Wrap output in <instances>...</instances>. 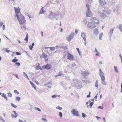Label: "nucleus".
<instances>
[{"label": "nucleus", "mask_w": 122, "mask_h": 122, "mask_svg": "<svg viewBox=\"0 0 122 122\" xmlns=\"http://www.w3.org/2000/svg\"><path fill=\"white\" fill-rule=\"evenodd\" d=\"M2 28H3V30H5V25H3Z\"/></svg>", "instance_id": "4d7b16f0"}, {"label": "nucleus", "mask_w": 122, "mask_h": 122, "mask_svg": "<svg viewBox=\"0 0 122 122\" xmlns=\"http://www.w3.org/2000/svg\"><path fill=\"white\" fill-rule=\"evenodd\" d=\"M11 106L14 108H16L17 107V106L11 103Z\"/></svg>", "instance_id": "f704fd0d"}, {"label": "nucleus", "mask_w": 122, "mask_h": 122, "mask_svg": "<svg viewBox=\"0 0 122 122\" xmlns=\"http://www.w3.org/2000/svg\"><path fill=\"white\" fill-rule=\"evenodd\" d=\"M103 11L107 15L110 14L111 12V11L110 10H104Z\"/></svg>", "instance_id": "412c9836"}, {"label": "nucleus", "mask_w": 122, "mask_h": 122, "mask_svg": "<svg viewBox=\"0 0 122 122\" xmlns=\"http://www.w3.org/2000/svg\"><path fill=\"white\" fill-rule=\"evenodd\" d=\"M15 65H17L19 66L20 65V64L19 62H16L15 64Z\"/></svg>", "instance_id": "79ce46f5"}, {"label": "nucleus", "mask_w": 122, "mask_h": 122, "mask_svg": "<svg viewBox=\"0 0 122 122\" xmlns=\"http://www.w3.org/2000/svg\"><path fill=\"white\" fill-rule=\"evenodd\" d=\"M6 52H7L8 53H9V52L10 51V50H6Z\"/></svg>", "instance_id": "69168bd1"}, {"label": "nucleus", "mask_w": 122, "mask_h": 122, "mask_svg": "<svg viewBox=\"0 0 122 122\" xmlns=\"http://www.w3.org/2000/svg\"><path fill=\"white\" fill-rule=\"evenodd\" d=\"M81 74L83 76H88L89 73L86 70L81 71Z\"/></svg>", "instance_id": "9d476101"}, {"label": "nucleus", "mask_w": 122, "mask_h": 122, "mask_svg": "<svg viewBox=\"0 0 122 122\" xmlns=\"http://www.w3.org/2000/svg\"><path fill=\"white\" fill-rule=\"evenodd\" d=\"M86 15L87 17H91L93 15L91 12L90 10H89V9L87 10L86 12Z\"/></svg>", "instance_id": "423d86ee"}, {"label": "nucleus", "mask_w": 122, "mask_h": 122, "mask_svg": "<svg viewBox=\"0 0 122 122\" xmlns=\"http://www.w3.org/2000/svg\"><path fill=\"white\" fill-rule=\"evenodd\" d=\"M0 119L1 120H3L4 122H5V121L3 119L2 117L0 116Z\"/></svg>", "instance_id": "bf43d9fd"}, {"label": "nucleus", "mask_w": 122, "mask_h": 122, "mask_svg": "<svg viewBox=\"0 0 122 122\" xmlns=\"http://www.w3.org/2000/svg\"><path fill=\"white\" fill-rule=\"evenodd\" d=\"M99 53L97 52V53L95 55L96 56H99Z\"/></svg>", "instance_id": "680f3d73"}, {"label": "nucleus", "mask_w": 122, "mask_h": 122, "mask_svg": "<svg viewBox=\"0 0 122 122\" xmlns=\"http://www.w3.org/2000/svg\"><path fill=\"white\" fill-rule=\"evenodd\" d=\"M98 108H99L102 110L103 108V107L102 106H99L98 107Z\"/></svg>", "instance_id": "3c124183"}, {"label": "nucleus", "mask_w": 122, "mask_h": 122, "mask_svg": "<svg viewBox=\"0 0 122 122\" xmlns=\"http://www.w3.org/2000/svg\"><path fill=\"white\" fill-rule=\"evenodd\" d=\"M62 109V107H60L59 106H58L56 107V109H58L60 110H61Z\"/></svg>", "instance_id": "7c9ffc66"}, {"label": "nucleus", "mask_w": 122, "mask_h": 122, "mask_svg": "<svg viewBox=\"0 0 122 122\" xmlns=\"http://www.w3.org/2000/svg\"><path fill=\"white\" fill-rule=\"evenodd\" d=\"M55 0H52V2L54 4H56V2L58 3L61 2L60 0H56V1H55Z\"/></svg>", "instance_id": "a878e982"}, {"label": "nucleus", "mask_w": 122, "mask_h": 122, "mask_svg": "<svg viewBox=\"0 0 122 122\" xmlns=\"http://www.w3.org/2000/svg\"><path fill=\"white\" fill-rule=\"evenodd\" d=\"M18 60L17 59H14L12 61V62L14 63H15L17 61H18Z\"/></svg>", "instance_id": "473e14b6"}, {"label": "nucleus", "mask_w": 122, "mask_h": 122, "mask_svg": "<svg viewBox=\"0 0 122 122\" xmlns=\"http://www.w3.org/2000/svg\"><path fill=\"white\" fill-rule=\"evenodd\" d=\"M74 35V32L72 31L68 36L66 37V40L68 41H70L71 39L73 38Z\"/></svg>", "instance_id": "f03ea898"}, {"label": "nucleus", "mask_w": 122, "mask_h": 122, "mask_svg": "<svg viewBox=\"0 0 122 122\" xmlns=\"http://www.w3.org/2000/svg\"><path fill=\"white\" fill-rule=\"evenodd\" d=\"M41 9L39 13L40 14H42L45 13V11L44 10L43 7L41 6Z\"/></svg>", "instance_id": "a211bd4d"}, {"label": "nucleus", "mask_w": 122, "mask_h": 122, "mask_svg": "<svg viewBox=\"0 0 122 122\" xmlns=\"http://www.w3.org/2000/svg\"><path fill=\"white\" fill-rule=\"evenodd\" d=\"M103 120L104 121V122H106V119L104 117L103 118Z\"/></svg>", "instance_id": "338daca9"}, {"label": "nucleus", "mask_w": 122, "mask_h": 122, "mask_svg": "<svg viewBox=\"0 0 122 122\" xmlns=\"http://www.w3.org/2000/svg\"><path fill=\"white\" fill-rule=\"evenodd\" d=\"M105 80H102L103 81V82H102V84L103 85H107V84L106 82L105 81Z\"/></svg>", "instance_id": "c9c22d12"}, {"label": "nucleus", "mask_w": 122, "mask_h": 122, "mask_svg": "<svg viewBox=\"0 0 122 122\" xmlns=\"http://www.w3.org/2000/svg\"><path fill=\"white\" fill-rule=\"evenodd\" d=\"M36 69L37 70H39V69L41 70H42V69L41 68V67L39 66H37L36 67Z\"/></svg>", "instance_id": "cd10ccee"}, {"label": "nucleus", "mask_w": 122, "mask_h": 122, "mask_svg": "<svg viewBox=\"0 0 122 122\" xmlns=\"http://www.w3.org/2000/svg\"><path fill=\"white\" fill-rule=\"evenodd\" d=\"M76 49L77 50V51L80 54V52H79V49L78 48H76Z\"/></svg>", "instance_id": "0e129e2a"}, {"label": "nucleus", "mask_w": 122, "mask_h": 122, "mask_svg": "<svg viewBox=\"0 0 122 122\" xmlns=\"http://www.w3.org/2000/svg\"><path fill=\"white\" fill-rule=\"evenodd\" d=\"M114 29V28H113L112 29H111L109 32L108 33V35L110 38H111V36L113 33Z\"/></svg>", "instance_id": "4468645a"}, {"label": "nucleus", "mask_w": 122, "mask_h": 122, "mask_svg": "<svg viewBox=\"0 0 122 122\" xmlns=\"http://www.w3.org/2000/svg\"><path fill=\"white\" fill-rule=\"evenodd\" d=\"M86 7L87 8V10H88V9H89V10H90V8L89 7V5H88L86 4Z\"/></svg>", "instance_id": "5fc2aeb1"}, {"label": "nucleus", "mask_w": 122, "mask_h": 122, "mask_svg": "<svg viewBox=\"0 0 122 122\" xmlns=\"http://www.w3.org/2000/svg\"><path fill=\"white\" fill-rule=\"evenodd\" d=\"M90 20L91 21V22L94 23H95V24H98L99 22V20L95 17H92L91 18Z\"/></svg>", "instance_id": "20e7f679"}, {"label": "nucleus", "mask_w": 122, "mask_h": 122, "mask_svg": "<svg viewBox=\"0 0 122 122\" xmlns=\"http://www.w3.org/2000/svg\"><path fill=\"white\" fill-rule=\"evenodd\" d=\"M51 65L49 64H47L45 66V68L47 70H49L51 69Z\"/></svg>", "instance_id": "ddd939ff"}, {"label": "nucleus", "mask_w": 122, "mask_h": 122, "mask_svg": "<svg viewBox=\"0 0 122 122\" xmlns=\"http://www.w3.org/2000/svg\"><path fill=\"white\" fill-rule=\"evenodd\" d=\"M41 119L44 121L47 122V119L45 118H44L43 117H42Z\"/></svg>", "instance_id": "a19ab883"}, {"label": "nucleus", "mask_w": 122, "mask_h": 122, "mask_svg": "<svg viewBox=\"0 0 122 122\" xmlns=\"http://www.w3.org/2000/svg\"><path fill=\"white\" fill-rule=\"evenodd\" d=\"M55 47L53 46V47H51V48H50V49L51 51H54V50H55Z\"/></svg>", "instance_id": "e433bc0d"}, {"label": "nucleus", "mask_w": 122, "mask_h": 122, "mask_svg": "<svg viewBox=\"0 0 122 122\" xmlns=\"http://www.w3.org/2000/svg\"><path fill=\"white\" fill-rule=\"evenodd\" d=\"M94 104V103L93 102H91L90 104V106L91 107H92Z\"/></svg>", "instance_id": "8fccbe9b"}, {"label": "nucleus", "mask_w": 122, "mask_h": 122, "mask_svg": "<svg viewBox=\"0 0 122 122\" xmlns=\"http://www.w3.org/2000/svg\"><path fill=\"white\" fill-rule=\"evenodd\" d=\"M103 33H101V34H100L99 35V39L100 40H101L102 39V38L103 36Z\"/></svg>", "instance_id": "c756f323"}, {"label": "nucleus", "mask_w": 122, "mask_h": 122, "mask_svg": "<svg viewBox=\"0 0 122 122\" xmlns=\"http://www.w3.org/2000/svg\"><path fill=\"white\" fill-rule=\"evenodd\" d=\"M62 72L61 71H60L59 72L58 74L57 75V76H60L61 75H62Z\"/></svg>", "instance_id": "72a5a7b5"}, {"label": "nucleus", "mask_w": 122, "mask_h": 122, "mask_svg": "<svg viewBox=\"0 0 122 122\" xmlns=\"http://www.w3.org/2000/svg\"><path fill=\"white\" fill-rule=\"evenodd\" d=\"M16 13V16H18V15H19V14H20V9L19 7L17 8H16L14 7Z\"/></svg>", "instance_id": "1a4fd4ad"}, {"label": "nucleus", "mask_w": 122, "mask_h": 122, "mask_svg": "<svg viewBox=\"0 0 122 122\" xmlns=\"http://www.w3.org/2000/svg\"><path fill=\"white\" fill-rule=\"evenodd\" d=\"M41 56L42 57L44 58L45 60L46 61H48V59L47 58V56L44 53H42Z\"/></svg>", "instance_id": "f8f14e48"}, {"label": "nucleus", "mask_w": 122, "mask_h": 122, "mask_svg": "<svg viewBox=\"0 0 122 122\" xmlns=\"http://www.w3.org/2000/svg\"><path fill=\"white\" fill-rule=\"evenodd\" d=\"M20 97H16V100L19 101L20 100Z\"/></svg>", "instance_id": "ea45409f"}, {"label": "nucleus", "mask_w": 122, "mask_h": 122, "mask_svg": "<svg viewBox=\"0 0 122 122\" xmlns=\"http://www.w3.org/2000/svg\"><path fill=\"white\" fill-rule=\"evenodd\" d=\"M87 26L89 28L91 29H93L96 27V26L94 23L91 22H88L87 24Z\"/></svg>", "instance_id": "7ed1b4c3"}, {"label": "nucleus", "mask_w": 122, "mask_h": 122, "mask_svg": "<svg viewBox=\"0 0 122 122\" xmlns=\"http://www.w3.org/2000/svg\"><path fill=\"white\" fill-rule=\"evenodd\" d=\"M83 22L84 24L86 25L87 23V22L86 20H84L83 21Z\"/></svg>", "instance_id": "58836bf2"}, {"label": "nucleus", "mask_w": 122, "mask_h": 122, "mask_svg": "<svg viewBox=\"0 0 122 122\" xmlns=\"http://www.w3.org/2000/svg\"><path fill=\"white\" fill-rule=\"evenodd\" d=\"M3 22H0V27L3 26Z\"/></svg>", "instance_id": "864d4df0"}, {"label": "nucleus", "mask_w": 122, "mask_h": 122, "mask_svg": "<svg viewBox=\"0 0 122 122\" xmlns=\"http://www.w3.org/2000/svg\"><path fill=\"white\" fill-rule=\"evenodd\" d=\"M99 1L102 5H104L106 3L105 0H99Z\"/></svg>", "instance_id": "dca6fc26"}, {"label": "nucleus", "mask_w": 122, "mask_h": 122, "mask_svg": "<svg viewBox=\"0 0 122 122\" xmlns=\"http://www.w3.org/2000/svg\"><path fill=\"white\" fill-rule=\"evenodd\" d=\"M2 96L4 97L5 98L6 100L7 101L8 98L6 96V94H5L3 93L2 95Z\"/></svg>", "instance_id": "393cba45"}, {"label": "nucleus", "mask_w": 122, "mask_h": 122, "mask_svg": "<svg viewBox=\"0 0 122 122\" xmlns=\"http://www.w3.org/2000/svg\"><path fill=\"white\" fill-rule=\"evenodd\" d=\"M11 117L13 118H14V117L16 118V117H17V116H16L15 115H15H14L13 114H11Z\"/></svg>", "instance_id": "13d9d810"}, {"label": "nucleus", "mask_w": 122, "mask_h": 122, "mask_svg": "<svg viewBox=\"0 0 122 122\" xmlns=\"http://www.w3.org/2000/svg\"><path fill=\"white\" fill-rule=\"evenodd\" d=\"M120 31L122 32V24L120 25L119 27Z\"/></svg>", "instance_id": "c85d7f7f"}, {"label": "nucleus", "mask_w": 122, "mask_h": 122, "mask_svg": "<svg viewBox=\"0 0 122 122\" xmlns=\"http://www.w3.org/2000/svg\"><path fill=\"white\" fill-rule=\"evenodd\" d=\"M95 86L97 87H98V84H95Z\"/></svg>", "instance_id": "052dcab7"}, {"label": "nucleus", "mask_w": 122, "mask_h": 122, "mask_svg": "<svg viewBox=\"0 0 122 122\" xmlns=\"http://www.w3.org/2000/svg\"><path fill=\"white\" fill-rule=\"evenodd\" d=\"M99 74L102 80H105V76L104 73L102 71L101 69H100L99 71Z\"/></svg>", "instance_id": "39448f33"}, {"label": "nucleus", "mask_w": 122, "mask_h": 122, "mask_svg": "<svg viewBox=\"0 0 122 122\" xmlns=\"http://www.w3.org/2000/svg\"><path fill=\"white\" fill-rule=\"evenodd\" d=\"M29 48L30 50H32L33 48V47L31 45H30L29 46Z\"/></svg>", "instance_id": "09e8293b"}, {"label": "nucleus", "mask_w": 122, "mask_h": 122, "mask_svg": "<svg viewBox=\"0 0 122 122\" xmlns=\"http://www.w3.org/2000/svg\"><path fill=\"white\" fill-rule=\"evenodd\" d=\"M114 71L117 73H118L119 72L118 70L117 67L116 66H114Z\"/></svg>", "instance_id": "b1692460"}, {"label": "nucleus", "mask_w": 122, "mask_h": 122, "mask_svg": "<svg viewBox=\"0 0 122 122\" xmlns=\"http://www.w3.org/2000/svg\"><path fill=\"white\" fill-rule=\"evenodd\" d=\"M99 64L100 65H101V64H102V62L100 61H99Z\"/></svg>", "instance_id": "774afa93"}, {"label": "nucleus", "mask_w": 122, "mask_h": 122, "mask_svg": "<svg viewBox=\"0 0 122 122\" xmlns=\"http://www.w3.org/2000/svg\"><path fill=\"white\" fill-rule=\"evenodd\" d=\"M21 28L24 31H25L26 30V28L25 26H21Z\"/></svg>", "instance_id": "2f4dec72"}, {"label": "nucleus", "mask_w": 122, "mask_h": 122, "mask_svg": "<svg viewBox=\"0 0 122 122\" xmlns=\"http://www.w3.org/2000/svg\"><path fill=\"white\" fill-rule=\"evenodd\" d=\"M81 36L82 37V38L84 41H85V39H86V37L85 35L84 32H82L81 33Z\"/></svg>", "instance_id": "2eb2a0df"}, {"label": "nucleus", "mask_w": 122, "mask_h": 122, "mask_svg": "<svg viewBox=\"0 0 122 122\" xmlns=\"http://www.w3.org/2000/svg\"><path fill=\"white\" fill-rule=\"evenodd\" d=\"M93 33L95 35H98V29H94L93 31Z\"/></svg>", "instance_id": "f3484780"}, {"label": "nucleus", "mask_w": 122, "mask_h": 122, "mask_svg": "<svg viewBox=\"0 0 122 122\" xmlns=\"http://www.w3.org/2000/svg\"><path fill=\"white\" fill-rule=\"evenodd\" d=\"M67 58L71 61L74 60L73 56L69 53H68Z\"/></svg>", "instance_id": "9b49d317"}, {"label": "nucleus", "mask_w": 122, "mask_h": 122, "mask_svg": "<svg viewBox=\"0 0 122 122\" xmlns=\"http://www.w3.org/2000/svg\"><path fill=\"white\" fill-rule=\"evenodd\" d=\"M12 112H14V113L15 114V115L17 117V116H18V113H16V112L15 111H12Z\"/></svg>", "instance_id": "a18cd8bd"}, {"label": "nucleus", "mask_w": 122, "mask_h": 122, "mask_svg": "<svg viewBox=\"0 0 122 122\" xmlns=\"http://www.w3.org/2000/svg\"><path fill=\"white\" fill-rule=\"evenodd\" d=\"M18 21L20 23L22 24L24 23L25 22V18L22 15L19 14L18 16H16Z\"/></svg>", "instance_id": "f257e3e1"}, {"label": "nucleus", "mask_w": 122, "mask_h": 122, "mask_svg": "<svg viewBox=\"0 0 122 122\" xmlns=\"http://www.w3.org/2000/svg\"><path fill=\"white\" fill-rule=\"evenodd\" d=\"M7 94H8V96L10 97H11L12 96V95L11 93L9 92L8 93H7Z\"/></svg>", "instance_id": "37998d69"}, {"label": "nucleus", "mask_w": 122, "mask_h": 122, "mask_svg": "<svg viewBox=\"0 0 122 122\" xmlns=\"http://www.w3.org/2000/svg\"><path fill=\"white\" fill-rule=\"evenodd\" d=\"M72 67H74L76 66V65L75 63H73L72 65Z\"/></svg>", "instance_id": "603ef678"}, {"label": "nucleus", "mask_w": 122, "mask_h": 122, "mask_svg": "<svg viewBox=\"0 0 122 122\" xmlns=\"http://www.w3.org/2000/svg\"><path fill=\"white\" fill-rule=\"evenodd\" d=\"M73 81L74 82L75 85L76 84L79 82H80V81L79 80L76 79H74L73 80Z\"/></svg>", "instance_id": "5701e85b"}, {"label": "nucleus", "mask_w": 122, "mask_h": 122, "mask_svg": "<svg viewBox=\"0 0 122 122\" xmlns=\"http://www.w3.org/2000/svg\"><path fill=\"white\" fill-rule=\"evenodd\" d=\"M82 117H86L87 115L84 114V113H82Z\"/></svg>", "instance_id": "4c0bfd02"}, {"label": "nucleus", "mask_w": 122, "mask_h": 122, "mask_svg": "<svg viewBox=\"0 0 122 122\" xmlns=\"http://www.w3.org/2000/svg\"><path fill=\"white\" fill-rule=\"evenodd\" d=\"M100 16L102 19H104L106 17L105 15L102 13H100Z\"/></svg>", "instance_id": "aec40b11"}, {"label": "nucleus", "mask_w": 122, "mask_h": 122, "mask_svg": "<svg viewBox=\"0 0 122 122\" xmlns=\"http://www.w3.org/2000/svg\"><path fill=\"white\" fill-rule=\"evenodd\" d=\"M30 84L32 85V87H33L34 89H36V86L35 85V84L31 81H30Z\"/></svg>", "instance_id": "4be33fe9"}, {"label": "nucleus", "mask_w": 122, "mask_h": 122, "mask_svg": "<svg viewBox=\"0 0 122 122\" xmlns=\"http://www.w3.org/2000/svg\"><path fill=\"white\" fill-rule=\"evenodd\" d=\"M35 108L36 110H37L39 112L41 111L40 109L38 107H35Z\"/></svg>", "instance_id": "de8ad7c7"}, {"label": "nucleus", "mask_w": 122, "mask_h": 122, "mask_svg": "<svg viewBox=\"0 0 122 122\" xmlns=\"http://www.w3.org/2000/svg\"><path fill=\"white\" fill-rule=\"evenodd\" d=\"M24 76L28 80H29V79L27 75L25 73V72H23Z\"/></svg>", "instance_id": "bb28decb"}, {"label": "nucleus", "mask_w": 122, "mask_h": 122, "mask_svg": "<svg viewBox=\"0 0 122 122\" xmlns=\"http://www.w3.org/2000/svg\"><path fill=\"white\" fill-rule=\"evenodd\" d=\"M82 86V84L81 82L80 81L77 84H76L75 85V86L76 87H81Z\"/></svg>", "instance_id": "6ab92c4d"}, {"label": "nucleus", "mask_w": 122, "mask_h": 122, "mask_svg": "<svg viewBox=\"0 0 122 122\" xmlns=\"http://www.w3.org/2000/svg\"><path fill=\"white\" fill-rule=\"evenodd\" d=\"M14 92L15 93H17L18 94L19 93V92L16 90H14Z\"/></svg>", "instance_id": "c03bdc74"}, {"label": "nucleus", "mask_w": 122, "mask_h": 122, "mask_svg": "<svg viewBox=\"0 0 122 122\" xmlns=\"http://www.w3.org/2000/svg\"><path fill=\"white\" fill-rule=\"evenodd\" d=\"M59 115L60 117H62V113L61 112H59Z\"/></svg>", "instance_id": "49530a36"}, {"label": "nucleus", "mask_w": 122, "mask_h": 122, "mask_svg": "<svg viewBox=\"0 0 122 122\" xmlns=\"http://www.w3.org/2000/svg\"><path fill=\"white\" fill-rule=\"evenodd\" d=\"M28 38H27V37H26L25 38V40L27 42L28 41Z\"/></svg>", "instance_id": "e2e57ef3"}, {"label": "nucleus", "mask_w": 122, "mask_h": 122, "mask_svg": "<svg viewBox=\"0 0 122 122\" xmlns=\"http://www.w3.org/2000/svg\"><path fill=\"white\" fill-rule=\"evenodd\" d=\"M15 53L17 55H20L21 54V53H20L19 52H16Z\"/></svg>", "instance_id": "6e6d98bb"}, {"label": "nucleus", "mask_w": 122, "mask_h": 122, "mask_svg": "<svg viewBox=\"0 0 122 122\" xmlns=\"http://www.w3.org/2000/svg\"><path fill=\"white\" fill-rule=\"evenodd\" d=\"M56 16L57 15L56 14L51 12L49 14L48 17L50 19L52 20L56 18Z\"/></svg>", "instance_id": "0eeeda50"}, {"label": "nucleus", "mask_w": 122, "mask_h": 122, "mask_svg": "<svg viewBox=\"0 0 122 122\" xmlns=\"http://www.w3.org/2000/svg\"><path fill=\"white\" fill-rule=\"evenodd\" d=\"M71 112L74 116L76 115L77 116H79V115L78 113V112L76 111V110L74 109H72L71 111Z\"/></svg>", "instance_id": "6e6552de"}]
</instances>
